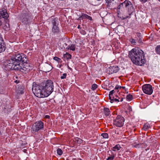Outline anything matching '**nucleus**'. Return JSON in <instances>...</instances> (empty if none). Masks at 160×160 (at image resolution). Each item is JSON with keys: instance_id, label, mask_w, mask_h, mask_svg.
Wrapping results in <instances>:
<instances>
[{"instance_id": "nucleus-11", "label": "nucleus", "mask_w": 160, "mask_h": 160, "mask_svg": "<svg viewBox=\"0 0 160 160\" xmlns=\"http://www.w3.org/2000/svg\"><path fill=\"white\" fill-rule=\"evenodd\" d=\"M108 2V6L109 8L111 9L114 8L115 7L117 6V3L116 2L114 1L113 2L112 0H106Z\"/></svg>"}, {"instance_id": "nucleus-40", "label": "nucleus", "mask_w": 160, "mask_h": 160, "mask_svg": "<svg viewBox=\"0 0 160 160\" xmlns=\"http://www.w3.org/2000/svg\"><path fill=\"white\" fill-rule=\"evenodd\" d=\"M45 118H50V116L49 115H46L45 116Z\"/></svg>"}, {"instance_id": "nucleus-1", "label": "nucleus", "mask_w": 160, "mask_h": 160, "mask_svg": "<svg viewBox=\"0 0 160 160\" xmlns=\"http://www.w3.org/2000/svg\"><path fill=\"white\" fill-rule=\"evenodd\" d=\"M8 58L5 61L4 66L6 70L14 69L19 70L23 73L30 70L29 65L27 63L26 58L23 55L13 53L9 54Z\"/></svg>"}, {"instance_id": "nucleus-10", "label": "nucleus", "mask_w": 160, "mask_h": 160, "mask_svg": "<svg viewBox=\"0 0 160 160\" xmlns=\"http://www.w3.org/2000/svg\"><path fill=\"white\" fill-rule=\"evenodd\" d=\"M6 47L0 33V53L3 52L6 49Z\"/></svg>"}, {"instance_id": "nucleus-28", "label": "nucleus", "mask_w": 160, "mask_h": 160, "mask_svg": "<svg viewBox=\"0 0 160 160\" xmlns=\"http://www.w3.org/2000/svg\"><path fill=\"white\" fill-rule=\"evenodd\" d=\"M130 41L131 42L132 44L133 45H135L136 42L135 41V40L134 39L131 38L130 39Z\"/></svg>"}, {"instance_id": "nucleus-29", "label": "nucleus", "mask_w": 160, "mask_h": 160, "mask_svg": "<svg viewBox=\"0 0 160 160\" xmlns=\"http://www.w3.org/2000/svg\"><path fill=\"white\" fill-rule=\"evenodd\" d=\"M53 59L57 61L58 62H60V61H61V59L57 57H54L53 58Z\"/></svg>"}, {"instance_id": "nucleus-39", "label": "nucleus", "mask_w": 160, "mask_h": 160, "mask_svg": "<svg viewBox=\"0 0 160 160\" xmlns=\"http://www.w3.org/2000/svg\"><path fill=\"white\" fill-rule=\"evenodd\" d=\"M140 1L142 2L143 3L145 2H146L148 0H140Z\"/></svg>"}, {"instance_id": "nucleus-53", "label": "nucleus", "mask_w": 160, "mask_h": 160, "mask_svg": "<svg viewBox=\"0 0 160 160\" xmlns=\"http://www.w3.org/2000/svg\"><path fill=\"white\" fill-rule=\"evenodd\" d=\"M159 1H160V0H158Z\"/></svg>"}, {"instance_id": "nucleus-42", "label": "nucleus", "mask_w": 160, "mask_h": 160, "mask_svg": "<svg viewBox=\"0 0 160 160\" xmlns=\"http://www.w3.org/2000/svg\"><path fill=\"white\" fill-rule=\"evenodd\" d=\"M123 98H120V100L119 101L120 102H122L123 101Z\"/></svg>"}, {"instance_id": "nucleus-46", "label": "nucleus", "mask_w": 160, "mask_h": 160, "mask_svg": "<svg viewBox=\"0 0 160 160\" xmlns=\"http://www.w3.org/2000/svg\"><path fill=\"white\" fill-rule=\"evenodd\" d=\"M148 149H149V148H148L147 149H146V151H147V150H148Z\"/></svg>"}, {"instance_id": "nucleus-2", "label": "nucleus", "mask_w": 160, "mask_h": 160, "mask_svg": "<svg viewBox=\"0 0 160 160\" xmlns=\"http://www.w3.org/2000/svg\"><path fill=\"white\" fill-rule=\"evenodd\" d=\"M128 56L135 65L142 66L145 62L144 52L139 48H134L129 51Z\"/></svg>"}, {"instance_id": "nucleus-14", "label": "nucleus", "mask_w": 160, "mask_h": 160, "mask_svg": "<svg viewBox=\"0 0 160 160\" xmlns=\"http://www.w3.org/2000/svg\"><path fill=\"white\" fill-rule=\"evenodd\" d=\"M52 31L54 33H58L59 32V29L58 26H52Z\"/></svg>"}, {"instance_id": "nucleus-47", "label": "nucleus", "mask_w": 160, "mask_h": 160, "mask_svg": "<svg viewBox=\"0 0 160 160\" xmlns=\"http://www.w3.org/2000/svg\"><path fill=\"white\" fill-rule=\"evenodd\" d=\"M78 160H82L81 159H80V158H78Z\"/></svg>"}, {"instance_id": "nucleus-23", "label": "nucleus", "mask_w": 160, "mask_h": 160, "mask_svg": "<svg viewBox=\"0 0 160 160\" xmlns=\"http://www.w3.org/2000/svg\"><path fill=\"white\" fill-rule=\"evenodd\" d=\"M156 50L158 54L160 55V45L158 46L156 48Z\"/></svg>"}, {"instance_id": "nucleus-51", "label": "nucleus", "mask_w": 160, "mask_h": 160, "mask_svg": "<svg viewBox=\"0 0 160 160\" xmlns=\"http://www.w3.org/2000/svg\"><path fill=\"white\" fill-rule=\"evenodd\" d=\"M6 26L7 27L8 26L7 25H6Z\"/></svg>"}, {"instance_id": "nucleus-33", "label": "nucleus", "mask_w": 160, "mask_h": 160, "mask_svg": "<svg viewBox=\"0 0 160 160\" xmlns=\"http://www.w3.org/2000/svg\"><path fill=\"white\" fill-rule=\"evenodd\" d=\"M115 92L114 90H112L110 92L109 94V95H110L113 96V94Z\"/></svg>"}, {"instance_id": "nucleus-45", "label": "nucleus", "mask_w": 160, "mask_h": 160, "mask_svg": "<svg viewBox=\"0 0 160 160\" xmlns=\"http://www.w3.org/2000/svg\"><path fill=\"white\" fill-rule=\"evenodd\" d=\"M7 24L8 25V27H9V23H7Z\"/></svg>"}, {"instance_id": "nucleus-34", "label": "nucleus", "mask_w": 160, "mask_h": 160, "mask_svg": "<svg viewBox=\"0 0 160 160\" xmlns=\"http://www.w3.org/2000/svg\"><path fill=\"white\" fill-rule=\"evenodd\" d=\"M120 99L119 98H115L114 97V100H113V102L114 101H115L116 102H119L120 101L119 100V99Z\"/></svg>"}, {"instance_id": "nucleus-36", "label": "nucleus", "mask_w": 160, "mask_h": 160, "mask_svg": "<svg viewBox=\"0 0 160 160\" xmlns=\"http://www.w3.org/2000/svg\"><path fill=\"white\" fill-rule=\"evenodd\" d=\"M87 19H88L90 20H92V17L88 15V17L87 18Z\"/></svg>"}, {"instance_id": "nucleus-41", "label": "nucleus", "mask_w": 160, "mask_h": 160, "mask_svg": "<svg viewBox=\"0 0 160 160\" xmlns=\"http://www.w3.org/2000/svg\"><path fill=\"white\" fill-rule=\"evenodd\" d=\"M23 93H24V91L23 90H22V91H20V93L21 94H22Z\"/></svg>"}, {"instance_id": "nucleus-4", "label": "nucleus", "mask_w": 160, "mask_h": 160, "mask_svg": "<svg viewBox=\"0 0 160 160\" xmlns=\"http://www.w3.org/2000/svg\"><path fill=\"white\" fill-rule=\"evenodd\" d=\"M118 12H120V10L122 11L126 8L128 9V14L130 15L134 11V9L132 2L128 0H126L123 2L121 3L117 7Z\"/></svg>"}, {"instance_id": "nucleus-48", "label": "nucleus", "mask_w": 160, "mask_h": 160, "mask_svg": "<svg viewBox=\"0 0 160 160\" xmlns=\"http://www.w3.org/2000/svg\"><path fill=\"white\" fill-rule=\"evenodd\" d=\"M1 134V132L0 131V134Z\"/></svg>"}, {"instance_id": "nucleus-31", "label": "nucleus", "mask_w": 160, "mask_h": 160, "mask_svg": "<svg viewBox=\"0 0 160 160\" xmlns=\"http://www.w3.org/2000/svg\"><path fill=\"white\" fill-rule=\"evenodd\" d=\"M76 141L77 143L79 144L81 143L82 142V140L78 138H77V139L76 140Z\"/></svg>"}, {"instance_id": "nucleus-50", "label": "nucleus", "mask_w": 160, "mask_h": 160, "mask_svg": "<svg viewBox=\"0 0 160 160\" xmlns=\"http://www.w3.org/2000/svg\"><path fill=\"white\" fill-rule=\"evenodd\" d=\"M116 97L118 98V97L117 96H116Z\"/></svg>"}, {"instance_id": "nucleus-43", "label": "nucleus", "mask_w": 160, "mask_h": 160, "mask_svg": "<svg viewBox=\"0 0 160 160\" xmlns=\"http://www.w3.org/2000/svg\"><path fill=\"white\" fill-rule=\"evenodd\" d=\"M122 88V89H124L125 88V87H121V86H120V88Z\"/></svg>"}, {"instance_id": "nucleus-18", "label": "nucleus", "mask_w": 160, "mask_h": 160, "mask_svg": "<svg viewBox=\"0 0 160 160\" xmlns=\"http://www.w3.org/2000/svg\"><path fill=\"white\" fill-rule=\"evenodd\" d=\"M63 57L64 58H66L67 59H69L71 58V55L69 53L67 52L63 55Z\"/></svg>"}, {"instance_id": "nucleus-5", "label": "nucleus", "mask_w": 160, "mask_h": 160, "mask_svg": "<svg viewBox=\"0 0 160 160\" xmlns=\"http://www.w3.org/2000/svg\"><path fill=\"white\" fill-rule=\"evenodd\" d=\"M32 91L36 97L38 98L46 97L45 95H44L43 90H42L41 84L35 85H33L32 88Z\"/></svg>"}, {"instance_id": "nucleus-37", "label": "nucleus", "mask_w": 160, "mask_h": 160, "mask_svg": "<svg viewBox=\"0 0 160 160\" xmlns=\"http://www.w3.org/2000/svg\"><path fill=\"white\" fill-rule=\"evenodd\" d=\"M141 34L140 33L137 32V35L138 37H140L141 36Z\"/></svg>"}, {"instance_id": "nucleus-24", "label": "nucleus", "mask_w": 160, "mask_h": 160, "mask_svg": "<svg viewBox=\"0 0 160 160\" xmlns=\"http://www.w3.org/2000/svg\"><path fill=\"white\" fill-rule=\"evenodd\" d=\"M57 152L58 155H61L62 153V151L61 149L58 148L57 150Z\"/></svg>"}, {"instance_id": "nucleus-19", "label": "nucleus", "mask_w": 160, "mask_h": 160, "mask_svg": "<svg viewBox=\"0 0 160 160\" xmlns=\"http://www.w3.org/2000/svg\"><path fill=\"white\" fill-rule=\"evenodd\" d=\"M126 98L127 101H130L132 99L133 96L131 94H129L127 96Z\"/></svg>"}, {"instance_id": "nucleus-25", "label": "nucleus", "mask_w": 160, "mask_h": 160, "mask_svg": "<svg viewBox=\"0 0 160 160\" xmlns=\"http://www.w3.org/2000/svg\"><path fill=\"white\" fill-rule=\"evenodd\" d=\"M97 87L98 85L96 84H94L92 85L91 89L92 90H94L97 88Z\"/></svg>"}, {"instance_id": "nucleus-13", "label": "nucleus", "mask_w": 160, "mask_h": 160, "mask_svg": "<svg viewBox=\"0 0 160 160\" xmlns=\"http://www.w3.org/2000/svg\"><path fill=\"white\" fill-rule=\"evenodd\" d=\"M51 20V23L52 26H58L59 21L58 18H52Z\"/></svg>"}, {"instance_id": "nucleus-6", "label": "nucleus", "mask_w": 160, "mask_h": 160, "mask_svg": "<svg viewBox=\"0 0 160 160\" xmlns=\"http://www.w3.org/2000/svg\"><path fill=\"white\" fill-rule=\"evenodd\" d=\"M43 128V123L41 121L37 122L32 125V132L36 134L38 131Z\"/></svg>"}, {"instance_id": "nucleus-52", "label": "nucleus", "mask_w": 160, "mask_h": 160, "mask_svg": "<svg viewBox=\"0 0 160 160\" xmlns=\"http://www.w3.org/2000/svg\"><path fill=\"white\" fill-rule=\"evenodd\" d=\"M112 1H113V0H112Z\"/></svg>"}, {"instance_id": "nucleus-44", "label": "nucleus", "mask_w": 160, "mask_h": 160, "mask_svg": "<svg viewBox=\"0 0 160 160\" xmlns=\"http://www.w3.org/2000/svg\"><path fill=\"white\" fill-rule=\"evenodd\" d=\"M78 28H80V25H78Z\"/></svg>"}, {"instance_id": "nucleus-22", "label": "nucleus", "mask_w": 160, "mask_h": 160, "mask_svg": "<svg viewBox=\"0 0 160 160\" xmlns=\"http://www.w3.org/2000/svg\"><path fill=\"white\" fill-rule=\"evenodd\" d=\"M114 154L112 153V155L109 156L107 160H113L115 157Z\"/></svg>"}, {"instance_id": "nucleus-35", "label": "nucleus", "mask_w": 160, "mask_h": 160, "mask_svg": "<svg viewBox=\"0 0 160 160\" xmlns=\"http://www.w3.org/2000/svg\"><path fill=\"white\" fill-rule=\"evenodd\" d=\"M119 88H120V86H119L118 85H117L116 86V87L115 88V89H117V90L119 89Z\"/></svg>"}, {"instance_id": "nucleus-26", "label": "nucleus", "mask_w": 160, "mask_h": 160, "mask_svg": "<svg viewBox=\"0 0 160 160\" xmlns=\"http://www.w3.org/2000/svg\"><path fill=\"white\" fill-rule=\"evenodd\" d=\"M112 95H109V99L110 100V102L111 103H112L113 102L114 97H112Z\"/></svg>"}, {"instance_id": "nucleus-17", "label": "nucleus", "mask_w": 160, "mask_h": 160, "mask_svg": "<svg viewBox=\"0 0 160 160\" xmlns=\"http://www.w3.org/2000/svg\"><path fill=\"white\" fill-rule=\"evenodd\" d=\"M68 47L67 48L68 50L70 49L73 51H74L75 50V47L73 44H71L70 45L68 46Z\"/></svg>"}, {"instance_id": "nucleus-9", "label": "nucleus", "mask_w": 160, "mask_h": 160, "mask_svg": "<svg viewBox=\"0 0 160 160\" xmlns=\"http://www.w3.org/2000/svg\"><path fill=\"white\" fill-rule=\"evenodd\" d=\"M119 70V68L117 66H110L107 69L106 72L109 74H112L117 73Z\"/></svg>"}, {"instance_id": "nucleus-27", "label": "nucleus", "mask_w": 160, "mask_h": 160, "mask_svg": "<svg viewBox=\"0 0 160 160\" xmlns=\"http://www.w3.org/2000/svg\"><path fill=\"white\" fill-rule=\"evenodd\" d=\"M101 136L105 138H107L108 137V134L107 133H102L101 134Z\"/></svg>"}, {"instance_id": "nucleus-16", "label": "nucleus", "mask_w": 160, "mask_h": 160, "mask_svg": "<svg viewBox=\"0 0 160 160\" xmlns=\"http://www.w3.org/2000/svg\"><path fill=\"white\" fill-rule=\"evenodd\" d=\"M104 112L106 116H108L110 113V111L109 108H104Z\"/></svg>"}, {"instance_id": "nucleus-20", "label": "nucleus", "mask_w": 160, "mask_h": 160, "mask_svg": "<svg viewBox=\"0 0 160 160\" xmlns=\"http://www.w3.org/2000/svg\"><path fill=\"white\" fill-rule=\"evenodd\" d=\"M88 17V15L85 14L83 13L82 14V15L79 17V18L80 19H83L85 18H87Z\"/></svg>"}, {"instance_id": "nucleus-12", "label": "nucleus", "mask_w": 160, "mask_h": 160, "mask_svg": "<svg viewBox=\"0 0 160 160\" xmlns=\"http://www.w3.org/2000/svg\"><path fill=\"white\" fill-rule=\"evenodd\" d=\"M28 14H23L22 16L21 21L23 24L27 25L29 22V19L28 18Z\"/></svg>"}, {"instance_id": "nucleus-8", "label": "nucleus", "mask_w": 160, "mask_h": 160, "mask_svg": "<svg viewBox=\"0 0 160 160\" xmlns=\"http://www.w3.org/2000/svg\"><path fill=\"white\" fill-rule=\"evenodd\" d=\"M142 90L143 92L148 95H151L153 92L152 86L150 84H145L142 86Z\"/></svg>"}, {"instance_id": "nucleus-30", "label": "nucleus", "mask_w": 160, "mask_h": 160, "mask_svg": "<svg viewBox=\"0 0 160 160\" xmlns=\"http://www.w3.org/2000/svg\"><path fill=\"white\" fill-rule=\"evenodd\" d=\"M67 76V74L66 73H63L62 76L61 77V79H64L66 78Z\"/></svg>"}, {"instance_id": "nucleus-15", "label": "nucleus", "mask_w": 160, "mask_h": 160, "mask_svg": "<svg viewBox=\"0 0 160 160\" xmlns=\"http://www.w3.org/2000/svg\"><path fill=\"white\" fill-rule=\"evenodd\" d=\"M121 148V147L119 144H117L113 147L112 149V151H116L120 150Z\"/></svg>"}, {"instance_id": "nucleus-7", "label": "nucleus", "mask_w": 160, "mask_h": 160, "mask_svg": "<svg viewBox=\"0 0 160 160\" xmlns=\"http://www.w3.org/2000/svg\"><path fill=\"white\" fill-rule=\"evenodd\" d=\"M125 119L120 115L117 116L116 118L113 121V124L117 127H121L123 126Z\"/></svg>"}, {"instance_id": "nucleus-32", "label": "nucleus", "mask_w": 160, "mask_h": 160, "mask_svg": "<svg viewBox=\"0 0 160 160\" xmlns=\"http://www.w3.org/2000/svg\"><path fill=\"white\" fill-rule=\"evenodd\" d=\"M47 67L49 68V69L48 70H47L46 71L47 72H49L50 70H51L52 69V67L50 66V65H48L47 66Z\"/></svg>"}, {"instance_id": "nucleus-3", "label": "nucleus", "mask_w": 160, "mask_h": 160, "mask_svg": "<svg viewBox=\"0 0 160 160\" xmlns=\"http://www.w3.org/2000/svg\"><path fill=\"white\" fill-rule=\"evenodd\" d=\"M41 85L46 97L50 95L53 91V83L51 80L45 81L41 83Z\"/></svg>"}, {"instance_id": "nucleus-21", "label": "nucleus", "mask_w": 160, "mask_h": 160, "mask_svg": "<svg viewBox=\"0 0 160 160\" xmlns=\"http://www.w3.org/2000/svg\"><path fill=\"white\" fill-rule=\"evenodd\" d=\"M150 128V125L149 124H145L143 127V129L145 130H146Z\"/></svg>"}, {"instance_id": "nucleus-49", "label": "nucleus", "mask_w": 160, "mask_h": 160, "mask_svg": "<svg viewBox=\"0 0 160 160\" xmlns=\"http://www.w3.org/2000/svg\"><path fill=\"white\" fill-rule=\"evenodd\" d=\"M128 16H127L126 18H128Z\"/></svg>"}, {"instance_id": "nucleus-38", "label": "nucleus", "mask_w": 160, "mask_h": 160, "mask_svg": "<svg viewBox=\"0 0 160 160\" xmlns=\"http://www.w3.org/2000/svg\"><path fill=\"white\" fill-rule=\"evenodd\" d=\"M81 32L82 33V34H86V32H85V31H84V30H82V32Z\"/></svg>"}]
</instances>
